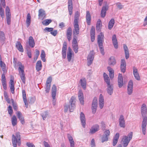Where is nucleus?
Returning a JSON list of instances; mask_svg holds the SVG:
<instances>
[{
    "mask_svg": "<svg viewBox=\"0 0 147 147\" xmlns=\"http://www.w3.org/2000/svg\"><path fill=\"white\" fill-rule=\"evenodd\" d=\"M123 49L125 52V57L127 59L129 57V53L127 46L125 44L123 45Z\"/></svg>",
    "mask_w": 147,
    "mask_h": 147,
    "instance_id": "28",
    "label": "nucleus"
},
{
    "mask_svg": "<svg viewBox=\"0 0 147 147\" xmlns=\"http://www.w3.org/2000/svg\"><path fill=\"white\" fill-rule=\"evenodd\" d=\"M72 46L74 51L76 53H77L78 52V47L77 40L75 38L73 39Z\"/></svg>",
    "mask_w": 147,
    "mask_h": 147,
    "instance_id": "13",
    "label": "nucleus"
},
{
    "mask_svg": "<svg viewBox=\"0 0 147 147\" xmlns=\"http://www.w3.org/2000/svg\"><path fill=\"white\" fill-rule=\"evenodd\" d=\"M52 22V20L51 19H46L43 20L42 22V24L45 26H47L48 25Z\"/></svg>",
    "mask_w": 147,
    "mask_h": 147,
    "instance_id": "46",
    "label": "nucleus"
},
{
    "mask_svg": "<svg viewBox=\"0 0 147 147\" xmlns=\"http://www.w3.org/2000/svg\"><path fill=\"white\" fill-rule=\"evenodd\" d=\"M107 69L109 72V77L111 79H112L113 78L114 76V70L110 67H108Z\"/></svg>",
    "mask_w": 147,
    "mask_h": 147,
    "instance_id": "32",
    "label": "nucleus"
},
{
    "mask_svg": "<svg viewBox=\"0 0 147 147\" xmlns=\"http://www.w3.org/2000/svg\"><path fill=\"white\" fill-rule=\"evenodd\" d=\"M31 22V16L30 13H28L27 15L26 20V26L27 27L30 26Z\"/></svg>",
    "mask_w": 147,
    "mask_h": 147,
    "instance_id": "39",
    "label": "nucleus"
},
{
    "mask_svg": "<svg viewBox=\"0 0 147 147\" xmlns=\"http://www.w3.org/2000/svg\"><path fill=\"white\" fill-rule=\"evenodd\" d=\"M97 100L96 97H94L92 104V112L93 114H95L96 111L97 107Z\"/></svg>",
    "mask_w": 147,
    "mask_h": 147,
    "instance_id": "5",
    "label": "nucleus"
},
{
    "mask_svg": "<svg viewBox=\"0 0 147 147\" xmlns=\"http://www.w3.org/2000/svg\"><path fill=\"white\" fill-rule=\"evenodd\" d=\"M73 7L72 2L71 0H69L68 1V10L69 11V14L71 15L72 13Z\"/></svg>",
    "mask_w": 147,
    "mask_h": 147,
    "instance_id": "24",
    "label": "nucleus"
},
{
    "mask_svg": "<svg viewBox=\"0 0 147 147\" xmlns=\"http://www.w3.org/2000/svg\"><path fill=\"white\" fill-rule=\"evenodd\" d=\"M28 43L30 46L32 47L33 48L35 46V42L32 36H30L29 37L28 40Z\"/></svg>",
    "mask_w": 147,
    "mask_h": 147,
    "instance_id": "26",
    "label": "nucleus"
},
{
    "mask_svg": "<svg viewBox=\"0 0 147 147\" xmlns=\"http://www.w3.org/2000/svg\"><path fill=\"white\" fill-rule=\"evenodd\" d=\"M104 35L103 34L101 33L99 35H98V42L99 47L101 54L103 55L104 54V50L103 46L102 39L104 37Z\"/></svg>",
    "mask_w": 147,
    "mask_h": 147,
    "instance_id": "3",
    "label": "nucleus"
},
{
    "mask_svg": "<svg viewBox=\"0 0 147 147\" xmlns=\"http://www.w3.org/2000/svg\"><path fill=\"white\" fill-rule=\"evenodd\" d=\"M90 145L91 147H95V143L94 139H92L91 141Z\"/></svg>",
    "mask_w": 147,
    "mask_h": 147,
    "instance_id": "59",
    "label": "nucleus"
},
{
    "mask_svg": "<svg viewBox=\"0 0 147 147\" xmlns=\"http://www.w3.org/2000/svg\"><path fill=\"white\" fill-rule=\"evenodd\" d=\"M108 138L103 135L101 138V141L102 143H103L105 142H106L108 140Z\"/></svg>",
    "mask_w": 147,
    "mask_h": 147,
    "instance_id": "51",
    "label": "nucleus"
},
{
    "mask_svg": "<svg viewBox=\"0 0 147 147\" xmlns=\"http://www.w3.org/2000/svg\"><path fill=\"white\" fill-rule=\"evenodd\" d=\"M108 9V7L106 6H104L102 8L101 12V17L104 18L105 16L106 11Z\"/></svg>",
    "mask_w": 147,
    "mask_h": 147,
    "instance_id": "29",
    "label": "nucleus"
},
{
    "mask_svg": "<svg viewBox=\"0 0 147 147\" xmlns=\"http://www.w3.org/2000/svg\"><path fill=\"white\" fill-rule=\"evenodd\" d=\"M51 85L46 84L45 91L47 93H49Z\"/></svg>",
    "mask_w": 147,
    "mask_h": 147,
    "instance_id": "56",
    "label": "nucleus"
},
{
    "mask_svg": "<svg viewBox=\"0 0 147 147\" xmlns=\"http://www.w3.org/2000/svg\"><path fill=\"white\" fill-rule=\"evenodd\" d=\"M133 82L131 80H130L128 83L127 86V93L129 95H131L133 92Z\"/></svg>",
    "mask_w": 147,
    "mask_h": 147,
    "instance_id": "10",
    "label": "nucleus"
},
{
    "mask_svg": "<svg viewBox=\"0 0 147 147\" xmlns=\"http://www.w3.org/2000/svg\"><path fill=\"white\" fill-rule=\"evenodd\" d=\"M20 133L17 132L15 135L13 134L12 136V144L13 147H17V144L18 146H20L21 144L20 141Z\"/></svg>",
    "mask_w": 147,
    "mask_h": 147,
    "instance_id": "2",
    "label": "nucleus"
},
{
    "mask_svg": "<svg viewBox=\"0 0 147 147\" xmlns=\"http://www.w3.org/2000/svg\"><path fill=\"white\" fill-rule=\"evenodd\" d=\"M27 146L28 147H35V146L32 143L30 142H27L26 144Z\"/></svg>",
    "mask_w": 147,
    "mask_h": 147,
    "instance_id": "64",
    "label": "nucleus"
},
{
    "mask_svg": "<svg viewBox=\"0 0 147 147\" xmlns=\"http://www.w3.org/2000/svg\"><path fill=\"white\" fill-rule=\"evenodd\" d=\"M74 28L73 30V34L74 35L79 34L80 33V28L78 24H74Z\"/></svg>",
    "mask_w": 147,
    "mask_h": 147,
    "instance_id": "17",
    "label": "nucleus"
},
{
    "mask_svg": "<svg viewBox=\"0 0 147 147\" xmlns=\"http://www.w3.org/2000/svg\"><path fill=\"white\" fill-rule=\"evenodd\" d=\"M12 124L13 126H15L17 123V119L15 115H13L11 119Z\"/></svg>",
    "mask_w": 147,
    "mask_h": 147,
    "instance_id": "42",
    "label": "nucleus"
},
{
    "mask_svg": "<svg viewBox=\"0 0 147 147\" xmlns=\"http://www.w3.org/2000/svg\"><path fill=\"white\" fill-rule=\"evenodd\" d=\"M4 96L6 101L8 103H10L9 99L8 98V96L7 92L5 91H4Z\"/></svg>",
    "mask_w": 147,
    "mask_h": 147,
    "instance_id": "49",
    "label": "nucleus"
},
{
    "mask_svg": "<svg viewBox=\"0 0 147 147\" xmlns=\"http://www.w3.org/2000/svg\"><path fill=\"white\" fill-rule=\"evenodd\" d=\"M112 40L114 47L116 49L118 47V43L115 34L113 35Z\"/></svg>",
    "mask_w": 147,
    "mask_h": 147,
    "instance_id": "22",
    "label": "nucleus"
},
{
    "mask_svg": "<svg viewBox=\"0 0 147 147\" xmlns=\"http://www.w3.org/2000/svg\"><path fill=\"white\" fill-rule=\"evenodd\" d=\"M38 12V16L40 17L43 18L45 17V12L43 10L41 9H40L39 10Z\"/></svg>",
    "mask_w": 147,
    "mask_h": 147,
    "instance_id": "45",
    "label": "nucleus"
},
{
    "mask_svg": "<svg viewBox=\"0 0 147 147\" xmlns=\"http://www.w3.org/2000/svg\"><path fill=\"white\" fill-rule=\"evenodd\" d=\"M94 57V53L93 51H91L87 57L88 65H90L92 63Z\"/></svg>",
    "mask_w": 147,
    "mask_h": 147,
    "instance_id": "8",
    "label": "nucleus"
},
{
    "mask_svg": "<svg viewBox=\"0 0 147 147\" xmlns=\"http://www.w3.org/2000/svg\"><path fill=\"white\" fill-rule=\"evenodd\" d=\"M116 63V60L114 57H111L108 61V64L111 65H114Z\"/></svg>",
    "mask_w": 147,
    "mask_h": 147,
    "instance_id": "27",
    "label": "nucleus"
},
{
    "mask_svg": "<svg viewBox=\"0 0 147 147\" xmlns=\"http://www.w3.org/2000/svg\"><path fill=\"white\" fill-rule=\"evenodd\" d=\"M76 102V98L74 96H72L71 98L69 103L70 105L65 104L64 107V111L65 112H67L68 110V109H69V111L70 112H73L75 107V103Z\"/></svg>",
    "mask_w": 147,
    "mask_h": 147,
    "instance_id": "1",
    "label": "nucleus"
},
{
    "mask_svg": "<svg viewBox=\"0 0 147 147\" xmlns=\"http://www.w3.org/2000/svg\"><path fill=\"white\" fill-rule=\"evenodd\" d=\"M20 76L24 84H25L26 82V77L24 73L20 74Z\"/></svg>",
    "mask_w": 147,
    "mask_h": 147,
    "instance_id": "47",
    "label": "nucleus"
},
{
    "mask_svg": "<svg viewBox=\"0 0 147 147\" xmlns=\"http://www.w3.org/2000/svg\"><path fill=\"white\" fill-rule=\"evenodd\" d=\"M22 97L26 107H28V103L27 101L26 92L24 90L22 91Z\"/></svg>",
    "mask_w": 147,
    "mask_h": 147,
    "instance_id": "23",
    "label": "nucleus"
},
{
    "mask_svg": "<svg viewBox=\"0 0 147 147\" xmlns=\"http://www.w3.org/2000/svg\"><path fill=\"white\" fill-rule=\"evenodd\" d=\"M0 15L1 18H3L4 17V12L3 9H0Z\"/></svg>",
    "mask_w": 147,
    "mask_h": 147,
    "instance_id": "60",
    "label": "nucleus"
},
{
    "mask_svg": "<svg viewBox=\"0 0 147 147\" xmlns=\"http://www.w3.org/2000/svg\"><path fill=\"white\" fill-rule=\"evenodd\" d=\"M147 124V117H144L142 121L141 129L142 134L145 135L146 134V127Z\"/></svg>",
    "mask_w": 147,
    "mask_h": 147,
    "instance_id": "6",
    "label": "nucleus"
},
{
    "mask_svg": "<svg viewBox=\"0 0 147 147\" xmlns=\"http://www.w3.org/2000/svg\"><path fill=\"white\" fill-rule=\"evenodd\" d=\"M57 88L56 86L53 85L52 88V96L53 98V104L54 105H55V96L56 94Z\"/></svg>",
    "mask_w": 147,
    "mask_h": 147,
    "instance_id": "7",
    "label": "nucleus"
},
{
    "mask_svg": "<svg viewBox=\"0 0 147 147\" xmlns=\"http://www.w3.org/2000/svg\"><path fill=\"white\" fill-rule=\"evenodd\" d=\"M10 87L11 89V92L13 94L14 93V86L13 81V80H11L10 82Z\"/></svg>",
    "mask_w": 147,
    "mask_h": 147,
    "instance_id": "37",
    "label": "nucleus"
},
{
    "mask_svg": "<svg viewBox=\"0 0 147 147\" xmlns=\"http://www.w3.org/2000/svg\"><path fill=\"white\" fill-rule=\"evenodd\" d=\"M141 111L142 115L144 118L146 117L145 116L147 113V108L146 105L144 104H143L142 106Z\"/></svg>",
    "mask_w": 147,
    "mask_h": 147,
    "instance_id": "18",
    "label": "nucleus"
},
{
    "mask_svg": "<svg viewBox=\"0 0 147 147\" xmlns=\"http://www.w3.org/2000/svg\"><path fill=\"white\" fill-rule=\"evenodd\" d=\"M120 66H126V62L124 59H123L121 60Z\"/></svg>",
    "mask_w": 147,
    "mask_h": 147,
    "instance_id": "62",
    "label": "nucleus"
},
{
    "mask_svg": "<svg viewBox=\"0 0 147 147\" xmlns=\"http://www.w3.org/2000/svg\"><path fill=\"white\" fill-rule=\"evenodd\" d=\"M133 133L132 132L129 133L127 136H125L122 140V142L124 147L127 146L130 140L132 139Z\"/></svg>",
    "mask_w": 147,
    "mask_h": 147,
    "instance_id": "4",
    "label": "nucleus"
},
{
    "mask_svg": "<svg viewBox=\"0 0 147 147\" xmlns=\"http://www.w3.org/2000/svg\"><path fill=\"white\" fill-rule=\"evenodd\" d=\"M36 69L37 71L40 70L42 67L41 61L40 60L37 61L36 64Z\"/></svg>",
    "mask_w": 147,
    "mask_h": 147,
    "instance_id": "35",
    "label": "nucleus"
},
{
    "mask_svg": "<svg viewBox=\"0 0 147 147\" xmlns=\"http://www.w3.org/2000/svg\"><path fill=\"white\" fill-rule=\"evenodd\" d=\"M78 97L80 103L82 105L84 104V97L83 92L81 90H80L78 94Z\"/></svg>",
    "mask_w": 147,
    "mask_h": 147,
    "instance_id": "15",
    "label": "nucleus"
},
{
    "mask_svg": "<svg viewBox=\"0 0 147 147\" xmlns=\"http://www.w3.org/2000/svg\"><path fill=\"white\" fill-rule=\"evenodd\" d=\"M16 114L18 118L19 119L22 124H23L25 123V121L23 117L22 116V114L20 111L17 112Z\"/></svg>",
    "mask_w": 147,
    "mask_h": 147,
    "instance_id": "25",
    "label": "nucleus"
},
{
    "mask_svg": "<svg viewBox=\"0 0 147 147\" xmlns=\"http://www.w3.org/2000/svg\"><path fill=\"white\" fill-rule=\"evenodd\" d=\"M103 135L109 138L110 135V131L109 130L106 129L104 132Z\"/></svg>",
    "mask_w": 147,
    "mask_h": 147,
    "instance_id": "53",
    "label": "nucleus"
},
{
    "mask_svg": "<svg viewBox=\"0 0 147 147\" xmlns=\"http://www.w3.org/2000/svg\"><path fill=\"white\" fill-rule=\"evenodd\" d=\"M114 87L113 85L110 84H107L106 90L107 93L110 95L112 94L113 91Z\"/></svg>",
    "mask_w": 147,
    "mask_h": 147,
    "instance_id": "12",
    "label": "nucleus"
},
{
    "mask_svg": "<svg viewBox=\"0 0 147 147\" xmlns=\"http://www.w3.org/2000/svg\"><path fill=\"white\" fill-rule=\"evenodd\" d=\"M99 129V126L98 125L96 124L91 127L90 129L89 133L91 134H92L98 131Z\"/></svg>",
    "mask_w": 147,
    "mask_h": 147,
    "instance_id": "11",
    "label": "nucleus"
},
{
    "mask_svg": "<svg viewBox=\"0 0 147 147\" xmlns=\"http://www.w3.org/2000/svg\"><path fill=\"white\" fill-rule=\"evenodd\" d=\"M5 12L6 16H11L10 9L8 6H7L6 7Z\"/></svg>",
    "mask_w": 147,
    "mask_h": 147,
    "instance_id": "52",
    "label": "nucleus"
},
{
    "mask_svg": "<svg viewBox=\"0 0 147 147\" xmlns=\"http://www.w3.org/2000/svg\"><path fill=\"white\" fill-rule=\"evenodd\" d=\"M80 82L82 88L85 90L86 88V80L85 78L81 79L80 80Z\"/></svg>",
    "mask_w": 147,
    "mask_h": 147,
    "instance_id": "34",
    "label": "nucleus"
},
{
    "mask_svg": "<svg viewBox=\"0 0 147 147\" xmlns=\"http://www.w3.org/2000/svg\"><path fill=\"white\" fill-rule=\"evenodd\" d=\"M40 57H41V59L44 62L45 61V52L43 50H42Z\"/></svg>",
    "mask_w": 147,
    "mask_h": 147,
    "instance_id": "48",
    "label": "nucleus"
},
{
    "mask_svg": "<svg viewBox=\"0 0 147 147\" xmlns=\"http://www.w3.org/2000/svg\"><path fill=\"white\" fill-rule=\"evenodd\" d=\"M104 99L103 97L102 94L100 95L99 100V105L100 109H102L104 106Z\"/></svg>",
    "mask_w": 147,
    "mask_h": 147,
    "instance_id": "19",
    "label": "nucleus"
},
{
    "mask_svg": "<svg viewBox=\"0 0 147 147\" xmlns=\"http://www.w3.org/2000/svg\"><path fill=\"white\" fill-rule=\"evenodd\" d=\"M119 133H117L115 135L113 139V146H115L119 138Z\"/></svg>",
    "mask_w": 147,
    "mask_h": 147,
    "instance_id": "30",
    "label": "nucleus"
},
{
    "mask_svg": "<svg viewBox=\"0 0 147 147\" xmlns=\"http://www.w3.org/2000/svg\"><path fill=\"white\" fill-rule=\"evenodd\" d=\"M115 23V21L114 19H111L109 22L108 24V29L111 30L113 27Z\"/></svg>",
    "mask_w": 147,
    "mask_h": 147,
    "instance_id": "41",
    "label": "nucleus"
},
{
    "mask_svg": "<svg viewBox=\"0 0 147 147\" xmlns=\"http://www.w3.org/2000/svg\"><path fill=\"white\" fill-rule=\"evenodd\" d=\"M133 74L135 78L137 80H139L140 79L139 74L138 72L137 69L135 67H133Z\"/></svg>",
    "mask_w": 147,
    "mask_h": 147,
    "instance_id": "21",
    "label": "nucleus"
},
{
    "mask_svg": "<svg viewBox=\"0 0 147 147\" xmlns=\"http://www.w3.org/2000/svg\"><path fill=\"white\" fill-rule=\"evenodd\" d=\"M8 111L9 114L10 116H11L13 113V111L12 107L10 105H9V106Z\"/></svg>",
    "mask_w": 147,
    "mask_h": 147,
    "instance_id": "55",
    "label": "nucleus"
},
{
    "mask_svg": "<svg viewBox=\"0 0 147 147\" xmlns=\"http://www.w3.org/2000/svg\"><path fill=\"white\" fill-rule=\"evenodd\" d=\"M18 65L19 66V68H18V70L19 71V72L20 73V74L22 73H24V66L22 65V63L20 62H18Z\"/></svg>",
    "mask_w": 147,
    "mask_h": 147,
    "instance_id": "38",
    "label": "nucleus"
},
{
    "mask_svg": "<svg viewBox=\"0 0 147 147\" xmlns=\"http://www.w3.org/2000/svg\"><path fill=\"white\" fill-rule=\"evenodd\" d=\"M87 23L88 25H90L91 21V16L90 13L88 11L86 12V16Z\"/></svg>",
    "mask_w": 147,
    "mask_h": 147,
    "instance_id": "36",
    "label": "nucleus"
},
{
    "mask_svg": "<svg viewBox=\"0 0 147 147\" xmlns=\"http://www.w3.org/2000/svg\"><path fill=\"white\" fill-rule=\"evenodd\" d=\"M11 16H6V20L7 24L9 25L11 23Z\"/></svg>",
    "mask_w": 147,
    "mask_h": 147,
    "instance_id": "54",
    "label": "nucleus"
},
{
    "mask_svg": "<svg viewBox=\"0 0 147 147\" xmlns=\"http://www.w3.org/2000/svg\"><path fill=\"white\" fill-rule=\"evenodd\" d=\"M80 118L83 127L84 128L86 126V118L85 115L82 112L80 114Z\"/></svg>",
    "mask_w": 147,
    "mask_h": 147,
    "instance_id": "16",
    "label": "nucleus"
},
{
    "mask_svg": "<svg viewBox=\"0 0 147 147\" xmlns=\"http://www.w3.org/2000/svg\"><path fill=\"white\" fill-rule=\"evenodd\" d=\"M72 55V50L70 47H69L68 48V51L67 52V60L69 62H70L71 60Z\"/></svg>",
    "mask_w": 147,
    "mask_h": 147,
    "instance_id": "33",
    "label": "nucleus"
},
{
    "mask_svg": "<svg viewBox=\"0 0 147 147\" xmlns=\"http://www.w3.org/2000/svg\"><path fill=\"white\" fill-rule=\"evenodd\" d=\"M39 51L38 50H37V49L36 50V54L35 55V56L34 57V59L35 61H36L37 59V58L39 54Z\"/></svg>",
    "mask_w": 147,
    "mask_h": 147,
    "instance_id": "57",
    "label": "nucleus"
},
{
    "mask_svg": "<svg viewBox=\"0 0 147 147\" xmlns=\"http://www.w3.org/2000/svg\"><path fill=\"white\" fill-rule=\"evenodd\" d=\"M102 26V22L100 19H98L97 22L96 26V30H99Z\"/></svg>",
    "mask_w": 147,
    "mask_h": 147,
    "instance_id": "44",
    "label": "nucleus"
},
{
    "mask_svg": "<svg viewBox=\"0 0 147 147\" xmlns=\"http://www.w3.org/2000/svg\"><path fill=\"white\" fill-rule=\"evenodd\" d=\"M118 83L119 87H121L123 85V82L122 76L121 74H119L118 75Z\"/></svg>",
    "mask_w": 147,
    "mask_h": 147,
    "instance_id": "20",
    "label": "nucleus"
},
{
    "mask_svg": "<svg viewBox=\"0 0 147 147\" xmlns=\"http://www.w3.org/2000/svg\"><path fill=\"white\" fill-rule=\"evenodd\" d=\"M48 115V112L47 111H45L43 113L41 114V116L42 117L43 119L45 120Z\"/></svg>",
    "mask_w": 147,
    "mask_h": 147,
    "instance_id": "50",
    "label": "nucleus"
},
{
    "mask_svg": "<svg viewBox=\"0 0 147 147\" xmlns=\"http://www.w3.org/2000/svg\"><path fill=\"white\" fill-rule=\"evenodd\" d=\"M116 4L118 8L119 9H121L123 7V6L120 3H117Z\"/></svg>",
    "mask_w": 147,
    "mask_h": 147,
    "instance_id": "58",
    "label": "nucleus"
},
{
    "mask_svg": "<svg viewBox=\"0 0 147 147\" xmlns=\"http://www.w3.org/2000/svg\"><path fill=\"white\" fill-rule=\"evenodd\" d=\"M103 77L107 84H110V81L108 75L105 73L103 74Z\"/></svg>",
    "mask_w": 147,
    "mask_h": 147,
    "instance_id": "40",
    "label": "nucleus"
},
{
    "mask_svg": "<svg viewBox=\"0 0 147 147\" xmlns=\"http://www.w3.org/2000/svg\"><path fill=\"white\" fill-rule=\"evenodd\" d=\"M67 48V43L66 42H64L63 43L62 49V57L64 59H65L66 57Z\"/></svg>",
    "mask_w": 147,
    "mask_h": 147,
    "instance_id": "14",
    "label": "nucleus"
},
{
    "mask_svg": "<svg viewBox=\"0 0 147 147\" xmlns=\"http://www.w3.org/2000/svg\"><path fill=\"white\" fill-rule=\"evenodd\" d=\"M72 34V30L71 27L68 28L67 32V35H71Z\"/></svg>",
    "mask_w": 147,
    "mask_h": 147,
    "instance_id": "61",
    "label": "nucleus"
},
{
    "mask_svg": "<svg viewBox=\"0 0 147 147\" xmlns=\"http://www.w3.org/2000/svg\"><path fill=\"white\" fill-rule=\"evenodd\" d=\"M119 125L121 127L125 128V121L124 116L121 115L119 119Z\"/></svg>",
    "mask_w": 147,
    "mask_h": 147,
    "instance_id": "9",
    "label": "nucleus"
},
{
    "mask_svg": "<svg viewBox=\"0 0 147 147\" xmlns=\"http://www.w3.org/2000/svg\"><path fill=\"white\" fill-rule=\"evenodd\" d=\"M5 36L4 32L2 31H0V40L1 41L4 42L5 40Z\"/></svg>",
    "mask_w": 147,
    "mask_h": 147,
    "instance_id": "43",
    "label": "nucleus"
},
{
    "mask_svg": "<svg viewBox=\"0 0 147 147\" xmlns=\"http://www.w3.org/2000/svg\"><path fill=\"white\" fill-rule=\"evenodd\" d=\"M16 46L17 49L20 52H23L24 50L22 46L19 42H17L16 44Z\"/></svg>",
    "mask_w": 147,
    "mask_h": 147,
    "instance_id": "31",
    "label": "nucleus"
},
{
    "mask_svg": "<svg viewBox=\"0 0 147 147\" xmlns=\"http://www.w3.org/2000/svg\"><path fill=\"white\" fill-rule=\"evenodd\" d=\"M52 81V78L50 77H49L46 81V84H51V82Z\"/></svg>",
    "mask_w": 147,
    "mask_h": 147,
    "instance_id": "63",
    "label": "nucleus"
}]
</instances>
